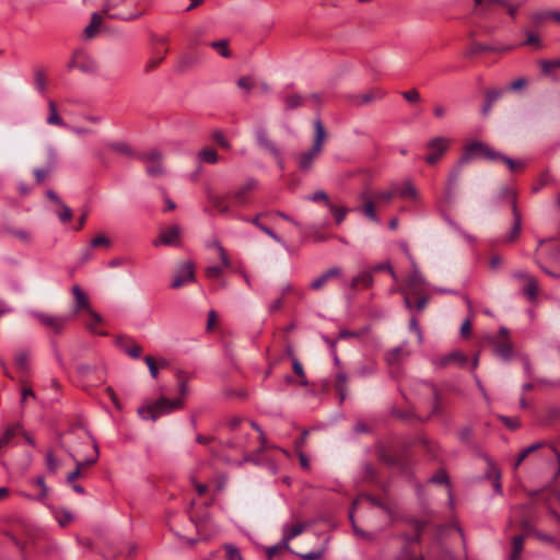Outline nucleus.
<instances>
[{
	"instance_id": "nucleus-25",
	"label": "nucleus",
	"mask_w": 560,
	"mask_h": 560,
	"mask_svg": "<svg viewBox=\"0 0 560 560\" xmlns=\"http://www.w3.org/2000/svg\"><path fill=\"white\" fill-rule=\"evenodd\" d=\"M72 293L74 298V305H73V314L77 315L80 311H89V308H92L90 305V301L85 292L79 287L74 285L72 288Z\"/></svg>"
},
{
	"instance_id": "nucleus-54",
	"label": "nucleus",
	"mask_w": 560,
	"mask_h": 560,
	"mask_svg": "<svg viewBox=\"0 0 560 560\" xmlns=\"http://www.w3.org/2000/svg\"><path fill=\"white\" fill-rule=\"evenodd\" d=\"M211 138L221 148L226 149V150H229L231 148L230 142L226 140L224 133L221 130L213 131Z\"/></svg>"
},
{
	"instance_id": "nucleus-10",
	"label": "nucleus",
	"mask_w": 560,
	"mask_h": 560,
	"mask_svg": "<svg viewBox=\"0 0 560 560\" xmlns=\"http://www.w3.org/2000/svg\"><path fill=\"white\" fill-rule=\"evenodd\" d=\"M182 237V229L179 225H171L160 231L159 237L155 238L152 244L155 247L160 245L165 246H179Z\"/></svg>"
},
{
	"instance_id": "nucleus-24",
	"label": "nucleus",
	"mask_w": 560,
	"mask_h": 560,
	"mask_svg": "<svg viewBox=\"0 0 560 560\" xmlns=\"http://www.w3.org/2000/svg\"><path fill=\"white\" fill-rule=\"evenodd\" d=\"M550 447H553L552 445H550L549 443H547L546 441H542V442H537V443H534L525 448H523L515 463H514V469H517L518 466L523 463V460L529 456L532 453L540 450V448H547L548 451V454L546 456H549V455H555L551 451H550Z\"/></svg>"
},
{
	"instance_id": "nucleus-57",
	"label": "nucleus",
	"mask_w": 560,
	"mask_h": 560,
	"mask_svg": "<svg viewBox=\"0 0 560 560\" xmlns=\"http://www.w3.org/2000/svg\"><path fill=\"white\" fill-rule=\"evenodd\" d=\"M446 220H447V223L450 224V226H451L452 229H454V231H456V232H457L460 236H463L467 242H469V243H474V242L476 241V238H475L471 234H469V233L465 232V231H464V230H463V229H462V228H460V226H459L455 221H453V220H451V219H446Z\"/></svg>"
},
{
	"instance_id": "nucleus-28",
	"label": "nucleus",
	"mask_w": 560,
	"mask_h": 560,
	"mask_svg": "<svg viewBox=\"0 0 560 560\" xmlns=\"http://www.w3.org/2000/svg\"><path fill=\"white\" fill-rule=\"evenodd\" d=\"M306 529V524L299 523L294 526H289L288 524L282 527V546L288 547L290 540L301 535Z\"/></svg>"
},
{
	"instance_id": "nucleus-55",
	"label": "nucleus",
	"mask_w": 560,
	"mask_h": 560,
	"mask_svg": "<svg viewBox=\"0 0 560 560\" xmlns=\"http://www.w3.org/2000/svg\"><path fill=\"white\" fill-rule=\"evenodd\" d=\"M535 20L537 22H541L545 19H551L557 23H560V11H547L542 13L535 14Z\"/></svg>"
},
{
	"instance_id": "nucleus-42",
	"label": "nucleus",
	"mask_w": 560,
	"mask_h": 560,
	"mask_svg": "<svg viewBox=\"0 0 560 560\" xmlns=\"http://www.w3.org/2000/svg\"><path fill=\"white\" fill-rule=\"evenodd\" d=\"M328 208H329V211L331 212V214L334 215V219H335V222L337 225L341 224L348 212H349V209L345 208V207H337L332 203H328Z\"/></svg>"
},
{
	"instance_id": "nucleus-41",
	"label": "nucleus",
	"mask_w": 560,
	"mask_h": 560,
	"mask_svg": "<svg viewBox=\"0 0 560 560\" xmlns=\"http://www.w3.org/2000/svg\"><path fill=\"white\" fill-rule=\"evenodd\" d=\"M198 156L201 162L208 164H215L219 160L217 151L212 148L202 149Z\"/></svg>"
},
{
	"instance_id": "nucleus-47",
	"label": "nucleus",
	"mask_w": 560,
	"mask_h": 560,
	"mask_svg": "<svg viewBox=\"0 0 560 560\" xmlns=\"http://www.w3.org/2000/svg\"><path fill=\"white\" fill-rule=\"evenodd\" d=\"M396 196V191H394V188L385 191H378L374 194L373 198L375 202L378 203H388L394 197Z\"/></svg>"
},
{
	"instance_id": "nucleus-15",
	"label": "nucleus",
	"mask_w": 560,
	"mask_h": 560,
	"mask_svg": "<svg viewBox=\"0 0 560 560\" xmlns=\"http://www.w3.org/2000/svg\"><path fill=\"white\" fill-rule=\"evenodd\" d=\"M512 215H513L512 226H511L510 231L505 235L502 236V238H501L502 243H506V244L513 243L520 236L521 229H522V214L518 211L516 205H514V207H513Z\"/></svg>"
},
{
	"instance_id": "nucleus-62",
	"label": "nucleus",
	"mask_w": 560,
	"mask_h": 560,
	"mask_svg": "<svg viewBox=\"0 0 560 560\" xmlns=\"http://www.w3.org/2000/svg\"><path fill=\"white\" fill-rule=\"evenodd\" d=\"M166 52H167V50H164V52L150 58L145 63V71L149 72V71L153 70L155 67H158L165 58Z\"/></svg>"
},
{
	"instance_id": "nucleus-21",
	"label": "nucleus",
	"mask_w": 560,
	"mask_h": 560,
	"mask_svg": "<svg viewBox=\"0 0 560 560\" xmlns=\"http://www.w3.org/2000/svg\"><path fill=\"white\" fill-rule=\"evenodd\" d=\"M116 345L132 359H139L141 357L142 348L128 337H118Z\"/></svg>"
},
{
	"instance_id": "nucleus-20",
	"label": "nucleus",
	"mask_w": 560,
	"mask_h": 560,
	"mask_svg": "<svg viewBox=\"0 0 560 560\" xmlns=\"http://www.w3.org/2000/svg\"><path fill=\"white\" fill-rule=\"evenodd\" d=\"M392 187L396 191V196L400 198L416 200L419 197V192L410 179H406L402 184L393 183Z\"/></svg>"
},
{
	"instance_id": "nucleus-31",
	"label": "nucleus",
	"mask_w": 560,
	"mask_h": 560,
	"mask_svg": "<svg viewBox=\"0 0 560 560\" xmlns=\"http://www.w3.org/2000/svg\"><path fill=\"white\" fill-rule=\"evenodd\" d=\"M347 383L348 375L343 371H339L335 377V388L340 399V404H342L347 397Z\"/></svg>"
},
{
	"instance_id": "nucleus-13",
	"label": "nucleus",
	"mask_w": 560,
	"mask_h": 560,
	"mask_svg": "<svg viewBox=\"0 0 560 560\" xmlns=\"http://www.w3.org/2000/svg\"><path fill=\"white\" fill-rule=\"evenodd\" d=\"M468 362V358L460 351H452L441 358L434 359L433 364L439 369L447 368L451 364L464 368Z\"/></svg>"
},
{
	"instance_id": "nucleus-56",
	"label": "nucleus",
	"mask_w": 560,
	"mask_h": 560,
	"mask_svg": "<svg viewBox=\"0 0 560 560\" xmlns=\"http://www.w3.org/2000/svg\"><path fill=\"white\" fill-rule=\"evenodd\" d=\"M60 207V210L57 212L59 220L62 223H67L72 219V210L61 202V205H58Z\"/></svg>"
},
{
	"instance_id": "nucleus-46",
	"label": "nucleus",
	"mask_w": 560,
	"mask_h": 560,
	"mask_svg": "<svg viewBox=\"0 0 560 560\" xmlns=\"http://www.w3.org/2000/svg\"><path fill=\"white\" fill-rule=\"evenodd\" d=\"M210 46L213 49H215L220 54V56H222L224 58H229L231 56V51L228 48V40L226 39H221V40H218V42H212V43H210Z\"/></svg>"
},
{
	"instance_id": "nucleus-52",
	"label": "nucleus",
	"mask_w": 560,
	"mask_h": 560,
	"mask_svg": "<svg viewBox=\"0 0 560 560\" xmlns=\"http://www.w3.org/2000/svg\"><path fill=\"white\" fill-rule=\"evenodd\" d=\"M282 550H287V551H290L292 553H295V551L291 549L290 544H288V547L282 546V539L277 545L267 547L266 553H267L268 558H272L279 551H282Z\"/></svg>"
},
{
	"instance_id": "nucleus-2",
	"label": "nucleus",
	"mask_w": 560,
	"mask_h": 560,
	"mask_svg": "<svg viewBox=\"0 0 560 560\" xmlns=\"http://www.w3.org/2000/svg\"><path fill=\"white\" fill-rule=\"evenodd\" d=\"M478 156H483L487 160L492 161V162L501 161L504 164H506L511 171H515L518 166L523 165L522 162H517V161L504 155L503 153L491 149L488 144H486L485 142L478 141V140H475L471 143H468L464 148L463 153L459 159H460L462 164H468L474 159H476Z\"/></svg>"
},
{
	"instance_id": "nucleus-19",
	"label": "nucleus",
	"mask_w": 560,
	"mask_h": 560,
	"mask_svg": "<svg viewBox=\"0 0 560 560\" xmlns=\"http://www.w3.org/2000/svg\"><path fill=\"white\" fill-rule=\"evenodd\" d=\"M491 345L497 357L508 362L513 357V346L509 340H500L499 338H491Z\"/></svg>"
},
{
	"instance_id": "nucleus-50",
	"label": "nucleus",
	"mask_w": 560,
	"mask_h": 560,
	"mask_svg": "<svg viewBox=\"0 0 560 560\" xmlns=\"http://www.w3.org/2000/svg\"><path fill=\"white\" fill-rule=\"evenodd\" d=\"M493 48L489 45H485L481 43H472L470 48L465 52L466 56H474L477 54L486 52V51H492Z\"/></svg>"
},
{
	"instance_id": "nucleus-7",
	"label": "nucleus",
	"mask_w": 560,
	"mask_h": 560,
	"mask_svg": "<svg viewBox=\"0 0 560 560\" xmlns=\"http://www.w3.org/2000/svg\"><path fill=\"white\" fill-rule=\"evenodd\" d=\"M137 159L143 161L147 164L145 173L148 176L158 178L164 175L162 153L159 150L139 152Z\"/></svg>"
},
{
	"instance_id": "nucleus-6",
	"label": "nucleus",
	"mask_w": 560,
	"mask_h": 560,
	"mask_svg": "<svg viewBox=\"0 0 560 560\" xmlns=\"http://www.w3.org/2000/svg\"><path fill=\"white\" fill-rule=\"evenodd\" d=\"M406 522L415 530L413 534H405L402 537L407 545L402 548L397 560H423L422 557H418L409 547V545L417 544L420 541L421 533L427 525V522L416 517H409Z\"/></svg>"
},
{
	"instance_id": "nucleus-45",
	"label": "nucleus",
	"mask_w": 560,
	"mask_h": 560,
	"mask_svg": "<svg viewBox=\"0 0 560 560\" xmlns=\"http://www.w3.org/2000/svg\"><path fill=\"white\" fill-rule=\"evenodd\" d=\"M538 291V284L536 279L533 277L530 280L526 282V285L524 288V294L527 296L528 300L533 301L537 296Z\"/></svg>"
},
{
	"instance_id": "nucleus-34",
	"label": "nucleus",
	"mask_w": 560,
	"mask_h": 560,
	"mask_svg": "<svg viewBox=\"0 0 560 560\" xmlns=\"http://www.w3.org/2000/svg\"><path fill=\"white\" fill-rule=\"evenodd\" d=\"M34 86L40 95H44L46 93L47 80L45 72L42 68L34 69Z\"/></svg>"
},
{
	"instance_id": "nucleus-18",
	"label": "nucleus",
	"mask_w": 560,
	"mask_h": 560,
	"mask_svg": "<svg viewBox=\"0 0 560 560\" xmlns=\"http://www.w3.org/2000/svg\"><path fill=\"white\" fill-rule=\"evenodd\" d=\"M342 271L339 267H331L327 269L325 272H323L320 276L315 278L311 283L310 288L313 291H319L322 290L325 284L336 278H339L341 276Z\"/></svg>"
},
{
	"instance_id": "nucleus-63",
	"label": "nucleus",
	"mask_w": 560,
	"mask_h": 560,
	"mask_svg": "<svg viewBox=\"0 0 560 560\" xmlns=\"http://www.w3.org/2000/svg\"><path fill=\"white\" fill-rule=\"evenodd\" d=\"M400 94L408 103L413 104L420 101V93L416 89L404 91Z\"/></svg>"
},
{
	"instance_id": "nucleus-43",
	"label": "nucleus",
	"mask_w": 560,
	"mask_h": 560,
	"mask_svg": "<svg viewBox=\"0 0 560 560\" xmlns=\"http://www.w3.org/2000/svg\"><path fill=\"white\" fill-rule=\"evenodd\" d=\"M77 68L83 73L94 74L97 71V63L90 58L78 61Z\"/></svg>"
},
{
	"instance_id": "nucleus-33",
	"label": "nucleus",
	"mask_w": 560,
	"mask_h": 560,
	"mask_svg": "<svg viewBox=\"0 0 560 560\" xmlns=\"http://www.w3.org/2000/svg\"><path fill=\"white\" fill-rule=\"evenodd\" d=\"M49 115L47 117V124L59 127H68V124L58 115L57 105L54 101L48 102Z\"/></svg>"
},
{
	"instance_id": "nucleus-12",
	"label": "nucleus",
	"mask_w": 560,
	"mask_h": 560,
	"mask_svg": "<svg viewBox=\"0 0 560 560\" xmlns=\"http://www.w3.org/2000/svg\"><path fill=\"white\" fill-rule=\"evenodd\" d=\"M255 139L260 149L267 151L276 160H280V150L269 138L268 131L265 127L259 126L255 129Z\"/></svg>"
},
{
	"instance_id": "nucleus-9",
	"label": "nucleus",
	"mask_w": 560,
	"mask_h": 560,
	"mask_svg": "<svg viewBox=\"0 0 560 560\" xmlns=\"http://www.w3.org/2000/svg\"><path fill=\"white\" fill-rule=\"evenodd\" d=\"M464 165L465 164H462L459 159L457 164L450 172L443 195V200L447 205H451L455 200L456 189L458 187Z\"/></svg>"
},
{
	"instance_id": "nucleus-37",
	"label": "nucleus",
	"mask_w": 560,
	"mask_h": 560,
	"mask_svg": "<svg viewBox=\"0 0 560 560\" xmlns=\"http://www.w3.org/2000/svg\"><path fill=\"white\" fill-rule=\"evenodd\" d=\"M524 548V536L516 535L512 538V550L510 555V559H521L522 552Z\"/></svg>"
},
{
	"instance_id": "nucleus-44",
	"label": "nucleus",
	"mask_w": 560,
	"mask_h": 560,
	"mask_svg": "<svg viewBox=\"0 0 560 560\" xmlns=\"http://www.w3.org/2000/svg\"><path fill=\"white\" fill-rule=\"evenodd\" d=\"M498 5L501 8L509 7L510 0H486L485 11H482L481 18H487L491 14L492 7Z\"/></svg>"
},
{
	"instance_id": "nucleus-36",
	"label": "nucleus",
	"mask_w": 560,
	"mask_h": 560,
	"mask_svg": "<svg viewBox=\"0 0 560 560\" xmlns=\"http://www.w3.org/2000/svg\"><path fill=\"white\" fill-rule=\"evenodd\" d=\"M357 210L360 211L363 215H365L372 222L380 223V218L375 210V201L364 202L362 205V207L358 208Z\"/></svg>"
},
{
	"instance_id": "nucleus-32",
	"label": "nucleus",
	"mask_w": 560,
	"mask_h": 560,
	"mask_svg": "<svg viewBox=\"0 0 560 560\" xmlns=\"http://www.w3.org/2000/svg\"><path fill=\"white\" fill-rule=\"evenodd\" d=\"M107 147L110 150L125 156L137 159V155H139L138 152H136L127 142L124 141L109 142Z\"/></svg>"
},
{
	"instance_id": "nucleus-30",
	"label": "nucleus",
	"mask_w": 560,
	"mask_h": 560,
	"mask_svg": "<svg viewBox=\"0 0 560 560\" xmlns=\"http://www.w3.org/2000/svg\"><path fill=\"white\" fill-rule=\"evenodd\" d=\"M373 284V275L372 271L365 270L358 273L355 277L351 279L350 288L355 290L359 287L370 288Z\"/></svg>"
},
{
	"instance_id": "nucleus-39",
	"label": "nucleus",
	"mask_w": 560,
	"mask_h": 560,
	"mask_svg": "<svg viewBox=\"0 0 560 560\" xmlns=\"http://www.w3.org/2000/svg\"><path fill=\"white\" fill-rule=\"evenodd\" d=\"M86 313L89 317L85 322V326L90 331L96 334V326L102 323V316L92 308H89Z\"/></svg>"
},
{
	"instance_id": "nucleus-40",
	"label": "nucleus",
	"mask_w": 560,
	"mask_h": 560,
	"mask_svg": "<svg viewBox=\"0 0 560 560\" xmlns=\"http://www.w3.org/2000/svg\"><path fill=\"white\" fill-rule=\"evenodd\" d=\"M425 386H428L432 393L433 397V406L431 415H440L441 413V401H440V393L435 385L430 382H423Z\"/></svg>"
},
{
	"instance_id": "nucleus-1",
	"label": "nucleus",
	"mask_w": 560,
	"mask_h": 560,
	"mask_svg": "<svg viewBox=\"0 0 560 560\" xmlns=\"http://www.w3.org/2000/svg\"><path fill=\"white\" fill-rule=\"evenodd\" d=\"M257 185L258 182L256 179L249 178L233 192L228 195H210L209 201L220 213L228 214L230 213L231 206L238 208L246 207L250 201L249 194Z\"/></svg>"
},
{
	"instance_id": "nucleus-53",
	"label": "nucleus",
	"mask_w": 560,
	"mask_h": 560,
	"mask_svg": "<svg viewBox=\"0 0 560 560\" xmlns=\"http://www.w3.org/2000/svg\"><path fill=\"white\" fill-rule=\"evenodd\" d=\"M506 89L504 88H494L486 91V100L490 103H495L504 93Z\"/></svg>"
},
{
	"instance_id": "nucleus-23",
	"label": "nucleus",
	"mask_w": 560,
	"mask_h": 560,
	"mask_svg": "<svg viewBox=\"0 0 560 560\" xmlns=\"http://www.w3.org/2000/svg\"><path fill=\"white\" fill-rule=\"evenodd\" d=\"M279 98L283 103V110L290 112L302 107L305 104L307 97L301 94L292 93L280 94Z\"/></svg>"
},
{
	"instance_id": "nucleus-14",
	"label": "nucleus",
	"mask_w": 560,
	"mask_h": 560,
	"mask_svg": "<svg viewBox=\"0 0 560 560\" xmlns=\"http://www.w3.org/2000/svg\"><path fill=\"white\" fill-rule=\"evenodd\" d=\"M409 354L408 342L404 341L401 345L385 353V361L390 366L398 365L404 359L408 358Z\"/></svg>"
},
{
	"instance_id": "nucleus-26",
	"label": "nucleus",
	"mask_w": 560,
	"mask_h": 560,
	"mask_svg": "<svg viewBox=\"0 0 560 560\" xmlns=\"http://www.w3.org/2000/svg\"><path fill=\"white\" fill-rule=\"evenodd\" d=\"M385 93L381 90H372L362 95H351L349 96V102L353 105L361 106L364 104H369L375 100L383 98Z\"/></svg>"
},
{
	"instance_id": "nucleus-11",
	"label": "nucleus",
	"mask_w": 560,
	"mask_h": 560,
	"mask_svg": "<svg viewBox=\"0 0 560 560\" xmlns=\"http://www.w3.org/2000/svg\"><path fill=\"white\" fill-rule=\"evenodd\" d=\"M195 280L194 265L190 261L183 262L176 269L171 282L172 289H179L188 282Z\"/></svg>"
},
{
	"instance_id": "nucleus-29",
	"label": "nucleus",
	"mask_w": 560,
	"mask_h": 560,
	"mask_svg": "<svg viewBox=\"0 0 560 560\" xmlns=\"http://www.w3.org/2000/svg\"><path fill=\"white\" fill-rule=\"evenodd\" d=\"M267 213L264 212V213H259L257 214L256 217L249 219V218H241L243 221L245 222H248V223H252L253 225H255L256 228H258L262 233H265L266 235H268L270 238H272L275 242L279 243V244H282V240L279 235H277L270 228H268L267 225L262 224L260 221H259V218L260 217H264L266 215Z\"/></svg>"
},
{
	"instance_id": "nucleus-17",
	"label": "nucleus",
	"mask_w": 560,
	"mask_h": 560,
	"mask_svg": "<svg viewBox=\"0 0 560 560\" xmlns=\"http://www.w3.org/2000/svg\"><path fill=\"white\" fill-rule=\"evenodd\" d=\"M406 284L408 292L412 295H419L422 292L425 280L417 267H415L407 277Z\"/></svg>"
},
{
	"instance_id": "nucleus-64",
	"label": "nucleus",
	"mask_w": 560,
	"mask_h": 560,
	"mask_svg": "<svg viewBox=\"0 0 560 560\" xmlns=\"http://www.w3.org/2000/svg\"><path fill=\"white\" fill-rule=\"evenodd\" d=\"M224 548L226 551L228 560H241V555L236 547L233 545H225Z\"/></svg>"
},
{
	"instance_id": "nucleus-22",
	"label": "nucleus",
	"mask_w": 560,
	"mask_h": 560,
	"mask_svg": "<svg viewBox=\"0 0 560 560\" xmlns=\"http://www.w3.org/2000/svg\"><path fill=\"white\" fill-rule=\"evenodd\" d=\"M61 447L65 448L67 451V453L69 454V456L74 460L75 464H81V468L83 467H90L92 465H94L97 459H98V456H100V451H98V446H97V443L95 441H93V455L92 456H89V457H85L84 459L82 460H79L74 453H73V450L71 446H68L66 443L61 442L60 443Z\"/></svg>"
},
{
	"instance_id": "nucleus-61",
	"label": "nucleus",
	"mask_w": 560,
	"mask_h": 560,
	"mask_svg": "<svg viewBox=\"0 0 560 560\" xmlns=\"http://www.w3.org/2000/svg\"><path fill=\"white\" fill-rule=\"evenodd\" d=\"M55 517L59 525L65 527L72 521L73 516L69 511H58Z\"/></svg>"
},
{
	"instance_id": "nucleus-58",
	"label": "nucleus",
	"mask_w": 560,
	"mask_h": 560,
	"mask_svg": "<svg viewBox=\"0 0 560 560\" xmlns=\"http://www.w3.org/2000/svg\"><path fill=\"white\" fill-rule=\"evenodd\" d=\"M306 200L312 201V202L324 201L327 207H328V203H331L329 201L328 195L324 190H317L314 194L308 195L306 197Z\"/></svg>"
},
{
	"instance_id": "nucleus-8",
	"label": "nucleus",
	"mask_w": 560,
	"mask_h": 560,
	"mask_svg": "<svg viewBox=\"0 0 560 560\" xmlns=\"http://www.w3.org/2000/svg\"><path fill=\"white\" fill-rule=\"evenodd\" d=\"M448 147L450 140L445 137H435L431 139L427 143V149L430 150V154L424 158L425 162L430 165L436 164L448 150Z\"/></svg>"
},
{
	"instance_id": "nucleus-3",
	"label": "nucleus",
	"mask_w": 560,
	"mask_h": 560,
	"mask_svg": "<svg viewBox=\"0 0 560 560\" xmlns=\"http://www.w3.org/2000/svg\"><path fill=\"white\" fill-rule=\"evenodd\" d=\"M142 0H103V14L109 19L136 21L145 14Z\"/></svg>"
},
{
	"instance_id": "nucleus-38",
	"label": "nucleus",
	"mask_w": 560,
	"mask_h": 560,
	"mask_svg": "<svg viewBox=\"0 0 560 560\" xmlns=\"http://www.w3.org/2000/svg\"><path fill=\"white\" fill-rule=\"evenodd\" d=\"M509 200L511 201L512 208L516 205V192L510 186H502L497 197V202Z\"/></svg>"
},
{
	"instance_id": "nucleus-35",
	"label": "nucleus",
	"mask_w": 560,
	"mask_h": 560,
	"mask_svg": "<svg viewBox=\"0 0 560 560\" xmlns=\"http://www.w3.org/2000/svg\"><path fill=\"white\" fill-rule=\"evenodd\" d=\"M21 430L22 429H21L20 423H13V424L9 425L0 439V448L9 445L10 442L12 441V439L15 435L20 434Z\"/></svg>"
},
{
	"instance_id": "nucleus-27",
	"label": "nucleus",
	"mask_w": 560,
	"mask_h": 560,
	"mask_svg": "<svg viewBox=\"0 0 560 560\" xmlns=\"http://www.w3.org/2000/svg\"><path fill=\"white\" fill-rule=\"evenodd\" d=\"M38 319L46 326L50 327L55 332H60L68 322V317L52 316L39 314Z\"/></svg>"
},
{
	"instance_id": "nucleus-48",
	"label": "nucleus",
	"mask_w": 560,
	"mask_h": 560,
	"mask_svg": "<svg viewBox=\"0 0 560 560\" xmlns=\"http://www.w3.org/2000/svg\"><path fill=\"white\" fill-rule=\"evenodd\" d=\"M46 152H47V163L45 166L48 167L49 170L54 171L58 163V152L51 145L47 147Z\"/></svg>"
},
{
	"instance_id": "nucleus-4",
	"label": "nucleus",
	"mask_w": 560,
	"mask_h": 560,
	"mask_svg": "<svg viewBox=\"0 0 560 560\" xmlns=\"http://www.w3.org/2000/svg\"><path fill=\"white\" fill-rule=\"evenodd\" d=\"M315 137L311 149L301 152L296 155V162L300 171L307 173L310 172L316 159L320 155L323 150V143L327 136L324 125L319 118L314 120Z\"/></svg>"
},
{
	"instance_id": "nucleus-59",
	"label": "nucleus",
	"mask_w": 560,
	"mask_h": 560,
	"mask_svg": "<svg viewBox=\"0 0 560 560\" xmlns=\"http://www.w3.org/2000/svg\"><path fill=\"white\" fill-rule=\"evenodd\" d=\"M292 366H293V371H294V373H295L299 377H301V382H300V384H301L302 386H306V385H308V382H307V380H306V377H305L304 369H303V366H302L301 362H300L298 359H294V360H293V364H292Z\"/></svg>"
},
{
	"instance_id": "nucleus-16",
	"label": "nucleus",
	"mask_w": 560,
	"mask_h": 560,
	"mask_svg": "<svg viewBox=\"0 0 560 560\" xmlns=\"http://www.w3.org/2000/svg\"><path fill=\"white\" fill-rule=\"evenodd\" d=\"M378 458L381 462H383L387 466L396 467V468L400 469L401 471H405L407 469L406 459L401 455L393 453L386 448L380 450Z\"/></svg>"
},
{
	"instance_id": "nucleus-60",
	"label": "nucleus",
	"mask_w": 560,
	"mask_h": 560,
	"mask_svg": "<svg viewBox=\"0 0 560 560\" xmlns=\"http://www.w3.org/2000/svg\"><path fill=\"white\" fill-rule=\"evenodd\" d=\"M47 469L51 472H56L60 468V462L54 456L52 452H48L46 455Z\"/></svg>"
},
{
	"instance_id": "nucleus-51",
	"label": "nucleus",
	"mask_w": 560,
	"mask_h": 560,
	"mask_svg": "<svg viewBox=\"0 0 560 560\" xmlns=\"http://www.w3.org/2000/svg\"><path fill=\"white\" fill-rule=\"evenodd\" d=\"M375 372H376V364L372 362V363L359 366L355 370V375L359 377H368V376L373 375Z\"/></svg>"
},
{
	"instance_id": "nucleus-49",
	"label": "nucleus",
	"mask_w": 560,
	"mask_h": 560,
	"mask_svg": "<svg viewBox=\"0 0 560 560\" xmlns=\"http://www.w3.org/2000/svg\"><path fill=\"white\" fill-rule=\"evenodd\" d=\"M28 353L26 351H20L15 355V365L21 372H25L28 366Z\"/></svg>"
},
{
	"instance_id": "nucleus-5",
	"label": "nucleus",
	"mask_w": 560,
	"mask_h": 560,
	"mask_svg": "<svg viewBox=\"0 0 560 560\" xmlns=\"http://www.w3.org/2000/svg\"><path fill=\"white\" fill-rule=\"evenodd\" d=\"M182 407L183 401L180 399H170L162 396L152 405L139 408L138 413L144 420L155 421L159 417L180 409Z\"/></svg>"
}]
</instances>
